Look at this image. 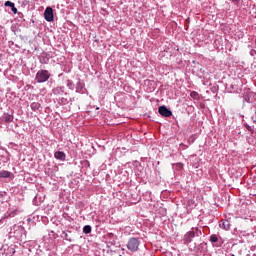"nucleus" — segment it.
Wrapping results in <instances>:
<instances>
[{
    "instance_id": "obj_1",
    "label": "nucleus",
    "mask_w": 256,
    "mask_h": 256,
    "mask_svg": "<svg viewBox=\"0 0 256 256\" xmlns=\"http://www.w3.org/2000/svg\"><path fill=\"white\" fill-rule=\"evenodd\" d=\"M10 237L25 242L27 239L25 228L21 225H14L10 230Z\"/></svg>"
},
{
    "instance_id": "obj_2",
    "label": "nucleus",
    "mask_w": 256,
    "mask_h": 256,
    "mask_svg": "<svg viewBox=\"0 0 256 256\" xmlns=\"http://www.w3.org/2000/svg\"><path fill=\"white\" fill-rule=\"evenodd\" d=\"M51 78V73L48 70H39L36 73L35 81L38 83H47Z\"/></svg>"
},
{
    "instance_id": "obj_3",
    "label": "nucleus",
    "mask_w": 256,
    "mask_h": 256,
    "mask_svg": "<svg viewBox=\"0 0 256 256\" xmlns=\"http://www.w3.org/2000/svg\"><path fill=\"white\" fill-rule=\"evenodd\" d=\"M139 245H141L139 238L132 237L128 240L127 249H128V251L135 253V252L139 251Z\"/></svg>"
},
{
    "instance_id": "obj_4",
    "label": "nucleus",
    "mask_w": 256,
    "mask_h": 256,
    "mask_svg": "<svg viewBox=\"0 0 256 256\" xmlns=\"http://www.w3.org/2000/svg\"><path fill=\"white\" fill-rule=\"evenodd\" d=\"M197 231H199V228H191V230L184 235L183 241L185 245H189V243L195 239Z\"/></svg>"
},
{
    "instance_id": "obj_5",
    "label": "nucleus",
    "mask_w": 256,
    "mask_h": 256,
    "mask_svg": "<svg viewBox=\"0 0 256 256\" xmlns=\"http://www.w3.org/2000/svg\"><path fill=\"white\" fill-rule=\"evenodd\" d=\"M209 241L212 243L213 247H221L223 245V238L217 234H212Z\"/></svg>"
},
{
    "instance_id": "obj_6",
    "label": "nucleus",
    "mask_w": 256,
    "mask_h": 256,
    "mask_svg": "<svg viewBox=\"0 0 256 256\" xmlns=\"http://www.w3.org/2000/svg\"><path fill=\"white\" fill-rule=\"evenodd\" d=\"M44 19L45 21H47L48 23H51L52 21H54L55 16L53 14V8L51 7H47L44 11Z\"/></svg>"
},
{
    "instance_id": "obj_7",
    "label": "nucleus",
    "mask_w": 256,
    "mask_h": 256,
    "mask_svg": "<svg viewBox=\"0 0 256 256\" xmlns=\"http://www.w3.org/2000/svg\"><path fill=\"white\" fill-rule=\"evenodd\" d=\"M253 97H255V93L251 92V91H246L242 94V98H243V105H245L246 103H253Z\"/></svg>"
},
{
    "instance_id": "obj_8",
    "label": "nucleus",
    "mask_w": 256,
    "mask_h": 256,
    "mask_svg": "<svg viewBox=\"0 0 256 256\" xmlns=\"http://www.w3.org/2000/svg\"><path fill=\"white\" fill-rule=\"evenodd\" d=\"M158 113H160L162 117H171L173 115V112L171 109L167 108V106H160L158 108Z\"/></svg>"
},
{
    "instance_id": "obj_9",
    "label": "nucleus",
    "mask_w": 256,
    "mask_h": 256,
    "mask_svg": "<svg viewBox=\"0 0 256 256\" xmlns=\"http://www.w3.org/2000/svg\"><path fill=\"white\" fill-rule=\"evenodd\" d=\"M54 157L58 161H65L67 159V154H65V152H63V151H56L54 153Z\"/></svg>"
},
{
    "instance_id": "obj_10",
    "label": "nucleus",
    "mask_w": 256,
    "mask_h": 256,
    "mask_svg": "<svg viewBox=\"0 0 256 256\" xmlns=\"http://www.w3.org/2000/svg\"><path fill=\"white\" fill-rule=\"evenodd\" d=\"M63 93H65V87L63 86H58L52 89V95H63Z\"/></svg>"
},
{
    "instance_id": "obj_11",
    "label": "nucleus",
    "mask_w": 256,
    "mask_h": 256,
    "mask_svg": "<svg viewBox=\"0 0 256 256\" xmlns=\"http://www.w3.org/2000/svg\"><path fill=\"white\" fill-rule=\"evenodd\" d=\"M219 227L225 231H229V229H231V223H229V220H221L219 222Z\"/></svg>"
},
{
    "instance_id": "obj_12",
    "label": "nucleus",
    "mask_w": 256,
    "mask_h": 256,
    "mask_svg": "<svg viewBox=\"0 0 256 256\" xmlns=\"http://www.w3.org/2000/svg\"><path fill=\"white\" fill-rule=\"evenodd\" d=\"M13 119H15L13 114L4 113L2 116V121H4V123H13Z\"/></svg>"
},
{
    "instance_id": "obj_13",
    "label": "nucleus",
    "mask_w": 256,
    "mask_h": 256,
    "mask_svg": "<svg viewBox=\"0 0 256 256\" xmlns=\"http://www.w3.org/2000/svg\"><path fill=\"white\" fill-rule=\"evenodd\" d=\"M13 177V173L7 170L0 171V179H11Z\"/></svg>"
},
{
    "instance_id": "obj_14",
    "label": "nucleus",
    "mask_w": 256,
    "mask_h": 256,
    "mask_svg": "<svg viewBox=\"0 0 256 256\" xmlns=\"http://www.w3.org/2000/svg\"><path fill=\"white\" fill-rule=\"evenodd\" d=\"M60 237H61V239H64V241H69V243H73V241H75V239H73V237L69 236L67 231H63L61 233Z\"/></svg>"
},
{
    "instance_id": "obj_15",
    "label": "nucleus",
    "mask_w": 256,
    "mask_h": 256,
    "mask_svg": "<svg viewBox=\"0 0 256 256\" xmlns=\"http://www.w3.org/2000/svg\"><path fill=\"white\" fill-rule=\"evenodd\" d=\"M5 7H10L12 13H14V15H17V7H15V3L11 2V1H6L4 3Z\"/></svg>"
},
{
    "instance_id": "obj_16",
    "label": "nucleus",
    "mask_w": 256,
    "mask_h": 256,
    "mask_svg": "<svg viewBox=\"0 0 256 256\" xmlns=\"http://www.w3.org/2000/svg\"><path fill=\"white\" fill-rule=\"evenodd\" d=\"M85 84L79 80L76 84V93H85Z\"/></svg>"
},
{
    "instance_id": "obj_17",
    "label": "nucleus",
    "mask_w": 256,
    "mask_h": 256,
    "mask_svg": "<svg viewBox=\"0 0 256 256\" xmlns=\"http://www.w3.org/2000/svg\"><path fill=\"white\" fill-rule=\"evenodd\" d=\"M30 108L32 111H39V109H41V104L39 102H32Z\"/></svg>"
},
{
    "instance_id": "obj_18",
    "label": "nucleus",
    "mask_w": 256,
    "mask_h": 256,
    "mask_svg": "<svg viewBox=\"0 0 256 256\" xmlns=\"http://www.w3.org/2000/svg\"><path fill=\"white\" fill-rule=\"evenodd\" d=\"M39 62L41 63V65H47L49 64V57L42 55L39 57Z\"/></svg>"
},
{
    "instance_id": "obj_19",
    "label": "nucleus",
    "mask_w": 256,
    "mask_h": 256,
    "mask_svg": "<svg viewBox=\"0 0 256 256\" xmlns=\"http://www.w3.org/2000/svg\"><path fill=\"white\" fill-rule=\"evenodd\" d=\"M91 231H92L91 225H85L83 227V233H85V235H89V233H91Z\"/></svg>"
},
{
    "instance_id": "obj_20",
    "label": "nucleus",
    "mask_w": 256,
    "mask_h": 256,
    "mask_svg": "<svg viewBox=\"0 0 256 256\" xmlns=\"http://www.w3.org/2000/svg\"><path fill=\"white\" fill-rule=\"evenodd\" d=\"M66 85H67L68 89H70L71 91H73L75 89V83H73L71 80H67Z\"/></svg>"
},
{
    "instance_id": "obj_21",
    "label": "nucleus",
    "mask_w": 256,
    "mask_h": 256,
    "mask_svg": "<svg viewBox=\"0 0 256 256\" xmlns=\"http://www.w3.org/2000/svg\"><path fill=\"white\" fill-rule=\"evenodd\" d=\"M235 89V85L231 84L230 87L228 88V91L230 93H233V90Z\"/></svg>"
},
{
    "instance_id": "obj_22",
    "label": "nucleus",
    "mask_w": 256,
    "mask_h": 256,
    "mask_svg": "<svg viewBox=\"0 0 256 256\" xmlns=\"http://www.w3.org/2000/svg\"><path fill=\"white\" fill-rule=\"evenodd\" d=\"M250 55H251V57H255V55H256V50H255V49H251V50H250Z\"/></svg>"
},
{
    "instance_id": "obj_23",
    "label": "nucleus",
    "mask_w": 256,
    "mask_h": 256,
    "mask_svg": "<svg viewBox=\"0 0 256 256\" xmlns=\"http://www.w3.org/2000/svg\"><path fill=\"white\" fill-rule=\"evenodd\" d=\"M197 95H199V94L195 91L190 93V97H193V98L197 97Z\"/></svg>"
},
{
    "instance_id": "obj_24",
    "label": "nucleus",
    "mask_w": 256,
    "mask_h": 256,
    "mask_svg": "<svg viewBox=\"0 0 256 256\" xmlns=\"http://www.w3.org/2000/svg\"><path fill=\"white\" fill-rule=\"evenodd\" d=\"M60 102H61L63 105H66V103H68V101H67L66 98H61V99H60Z\"/></svg>"
},
{
    "instance_id": "obj_25",
    "label": "nucleus",
    "mask_w": 256,
    "mask_h": 256,
    "mask_svg": "<svg viewBox=\"0 0 256 256\" xmlns=\"http://www.w3.org/2000/svg\"><path fill=\"white\" fill-rule=\"evenodd\" d=\"M177 167H178L179 169H183V164L178 163V164H177Z\"/></svg>"
},
{
    "instance_id": "obj_26",
    "label": "nucleus",
    "mask_w": 256,
    "mask_h": 256,
    "mask_svg": "<svg viewBox=\"0 0 256 256\" xmlns=\"http://www.w3.org/2000/svg\"><path fill=\"white\" fill-rule=\"evenodd\" d=\"M66 233H68V234L71 233V230H66Z\"/></svg>"
},
{
    "instance_id": "obj_27",
    "label": "nucleus",
    "mask_w": 256,
    "mask_h": 256,
    "mask_svg": "<svg viewBox=\"0 0 256 256\" xmlns=\"http://www.w3.org/2000/svg\"><path fill=\"white\" fill-rule=\"evenodd\" d=\"M247 129H251V126L247 125Z\"/></svg>"
},
{
    "instance_id": "obj_28",
    "label": "nucleus",
    "mask_w": 256,
    "mask_h": 256,
    "mask_svg": "<svg viewBox=\"0 0 256 256\" xmlns=\"http://www.w3.org/2000/svg\"><path fill=\"white\" fill-rule=\"evenodd\" d=\"M198 231H196V233H197ZM196 235H199V234H196Z\"/></svg>"
}]
</instances>
